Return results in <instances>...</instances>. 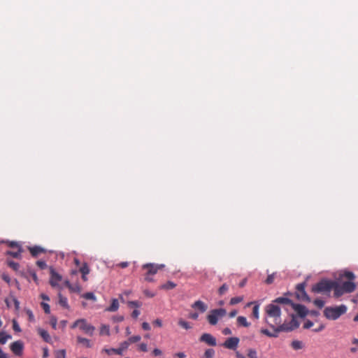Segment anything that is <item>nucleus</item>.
Returning a JSON list of instances; mask_svg holds the SVG:
<instances>
[{"label": "nucleus", "instance_id": "obj_1", "mask_svg": "<svg viewBox=\"0 0 358 358\" xmlns=\"http://www.w3.org/2000/svg\"><path fill=\"white\" fill-rule=\"evenodd\" d=\"M265 322L276 331L277 327L281 324V310L275 303H270L265 308Z\"/></svg>", "mask_w": 358, "mask_h": 358}, {"label": "nucleus", "instance_id": "obj_2", "mask_svg": "<svg viewBox=\"0 0 358 358\" xmlns=\"http://www.w3.org/2000/svg\"><path fill=\"white\" fill-rule=\"evenodd\" d=\"M356 285L352 281H346L342 283H338L334 281V296L338 298L345 293H351L355 291Z\"/></svg>", "mask_w": 358, "mask_h": 358}, {"label": "nucleus", "instance_id": "obj_3", "mask_svg": "<svg viewBox=\"0 0 358 358\" xmlns=\"http://www.w3.org/2000/svg\"><path fill=\"white\" fill-rule=\"evenodd\" d=\"M348 308L341 304L337 306H327L324 310V315L328 319L336 320L347 312Z\"/></svg>", "mask_w": 358, "mask_h": 358}, {"label": "nucleus", "instance_id": "obj_4", "mask_svg": "<svg viewBox=\"0 0 358 358\" xmlns=\"http://www.w3.org/2000/svg\"><path fill=\"white\" fill-rule=\"evenodd\" d=\"M334 281L323 279L313 287V291L315 293H329L334 288Z\"/></svg>", "mask_w": 358, "mask_h": 358}, {"label": "nucleus", "instance_id": "obj_5", "mask_svg": "<svg viewBox=\"0 0 358 358\" xmlns=\"http://www.w3.org/2000/svg\"><path fill=\"white\" fill-rule=\"evenodd\" d=\"M227 315V311L224 308H215L212 309L206 317L208 323L210 325L215 326L217 324L218 321Z\"/></svg>", "mask_w": 358, "mask_h": 358}, {"label": "nucleus", "instance_id": "obj_6", "mask_svg": "<svg viewBox=\"0 0 358 358\" xmlns=\"http://www.w3.org/2000/svg\"><path fill=\"white\" fill-rule=\"evenodd\" d=\"M299 326V323L297 321V320L292 316V318L291 320L288 322H285L284 323L281 324L278 327H277L276 332H280V331H291L296 328H298Z\"/></svg>", "mask_w": 358, "mask_h": 358}, {"label": "nucleus", "instance_id": "obj_7", "mask_svg": "<svg viewBox=\"0 0 358 358\" xmlns=\"http://www.w3.org/2000/svg\"><path fill=\"white\" fill-rule=\"evenodd\" d=\"M306 282H301L296 285V296L298 299L303 301H310V299L305 291Z\"/></svg>", "mask_w": 358, "mask_h": 358}, {"label": "nucleus", "instance_id": "obj_8", "mask_svg": "<svg viewBox=\"0 0 358 358\" xmlns=\"http://www.w3.org/2000/svg\"><path fill=\"white\" fill-rule=\"evenodd\" d=\"M129 347V342L124 341L122 342L120 348H110V349H104L103 350L108 354L111 355L112 353H116L117 355H122L123 352L126 350Z\"/></svg>", "mask_w": 358, "mask_h": 358}, {"label": "nucleus", "instance_id": "obj_9", "mask_svg": "<svg viewBox=\"0 0 358 358\" xmlns=\"http://www.w3.org/2000/svg\"><path fill=\"white\" fill-rule=\"evenodd\" d=\"M165 266L164 264H155L148 263L143 265V268L148 269V275H155L157 273L158 270Z\"/></svg>", "mask_w": 358, "mask_h": 358}, {"label": "nucleus", "instance_id": "obj_10", "mask_svg": "<svg viewBox=\"0 0 358 358\" xmlns=\"http://www.w3.org/2000/svg\"><path fill=\"white\" fill-rule=\"evenodd\" d=\"M23 348L24 344L21 341H15L10 345V350L15 355L17 356H21L22 355Z\"/></svg>", "mask_w": 358, "mask_h": 358}, {"label": "nucleus", "instance_id": "obj_11", "mask_svg": "<svg viewBox=\"0 0 358 358\" xmlns=\"http://www.w3.org/2000/svg\"><path fill=\"white\" fill-rule=\"evenodd\" d=\"M80 329L83 330L85 333L89 334L90 336L93 335L94 331L95 330V327L90 324H88L85 319H81Z\"/></svg>", "mask_w": 358, "mask_h": 358}, {"label": "nucleus", "instance_id": "obj_12", "mask_svg": "<svg viewBox=\"0 0 358 358\" xmlns=\"http://www.w3.org/2000/svg\"><path fill=\"white\" fill-rule=\"evenodd\" d=\"M239 341L240 340L238 337H231L225 341L223 345L227 349L236 350Z\"/></svg>", "mask_w": 358, "mask_h": 358}, {"label": "nucleus", "instance_id": "obj_13", "mask_svg": "<svg viewBox=\"0 0 358 358\" xmlns=\"http://www.w3.org/2000/svg\"><path fill=\"white\" fill-rule=\"evenodd\" d=\"M62 280V276L57 273L52 268H50V284L52 287L59 286V282Z\"/></svg>", "mask_w": 358, "mask_h": 358}, {"label": "nucleus", "instance_id": "obj_14", "mask_svg": "<svg viewBox=\"0 0 358 358\" xmlns=\"http://www.w3.org/2000/svg\"><path fill=\"white\" fill-rule=\"evenodd\" d=\"M200 341L204 342L210 346H215L217 345L215 338L208 333L203 334L200 337Z\"/></svg>", "mask_w": 358, "mask_h": 358}, {"label": "nucleus", "instance_id": "obj_15", "mask_svg": "<svg viewBox=\"0 0 358 358\" xmlns=\"http://www.w3.org/2000/svg\"><path fill=\"white\" fill-rule=\"evenodd\" d=\"M291 307L301 317H305L308 314V310L303 305L293 303Z\"/></svg>", "mask_w": 358, "mask_h": 358}, {"label": "nucleus", "instance_id": "obj_16", "mask_svg": "<svg viewBox=\"0 0 358 358\" xmlns=\"http://www.w3.org/2000/svg\"><path fill=\"white\" fill-rule=\"evenodd\" d=\"M191 307L193 309L198 310L200 313H205L208 309L207 304L201 300H197V301H194L191 305Z\"/></svg>", "mask_w": 358, "mask_h": 358}, {"label": "nucleus", "instance_id": "obj_17", "mask_svg": "<svg viewBox=\"0 0 358 358\" xmlns=\"http://www.w3.org/2000/svg\"><path fill=\"white\" fill-rule=\"evenodd\" d=\"M272 303H281L285 305H289L290 306H292V303H293V302L288 298L281 296L278 297L275 300H273L272 301Z\"/></svg>", "mask_w": 358, "mask_h": 358}, {"label": "nucleus", "instance_id": "obj_18", "mask_svg": "<svg viewBox=\"0 0 358 358\" xmlns=\"http://www.w3.org/2000/svg\"><path fill=\"white\" fill-rule=\"evenodd\" d=\"M119 301L117 299H113L111 301V304L109 307L106 308V311L108 312H115L117 311L119 308Z\"/></svg>", "mask_w": 358, "mask_h": 358}, {"label": "nucleus", "instance_id": "obj_19", "mask_svg": "<svg viewBox=\"0 0 358 358\" xmlns=\"http://www.w3.org/2000/svg\"><path fill=\"white\" fill-rule=\"evenodd\" d=\"M38 333L45 342H47V343L51 342V338H50L48 332L46 330H45L42 328H38Z\"/></svg>", "mask_w": 358, "mask_h": 358}, {"label": "nucleus", "instance_id": "obj_20", "mask_svg": "<svg viewBox=\"0 0 358 358\" xmlns=\"http://www.w3.org/2000/svg\"><path fill=\"white\" fill-rule=\"evenodd\" d=\"M29 250H30L31 255L34 257H36L39 254L45 252V250L43 248H41L40 246H36V245L34 246L32 248H30Z\"/></svg>", "mask_w": 358, "mask_h": 358}, {"label": "nucleus", "instance_id": "obj_21", "mask_svg": "<svg viewBox=\"0 0 358 358\" xmlns=\"http://www.w3.org/2000/svg\"><path fill=\"white\" fill-rule=\"evenodd\" d=\"M339 275L341 278H346L350 280H354L355 278V274L352 272L348 271H341Z\"/></svg>", "mask_w": 358, "mask_h": 358}, {"label": "nucleus", "instance_id": "obj_22", "mask_svg": "<svg viewBox=\"0 0 358 358\" xmlns=\"http://www.w3.org/2000/svg\"><path fill=\"white\" fill-rule=\"evenodd\" d=\"M237 323L238 325L244 327H248L250 326V323L248 322L247 318L244 316H238L237 317Z\"/></svg>", "mask_w": 358, "mask_h": 358}, {"label": "nucleus", "instance_id": "obj_23", "mask_svg": "<svg viewBox=\"0 0 358 358\" xmlns=\"http://www.w3.org/2000/svg\"><path fill=\"white\" fill-rule=\"evenodd\" d=\"M22 252V248L21 246H19V248H18L17 251H16V252L7 251L6 254L8 255L12 256L14 258L21 259L22 258V255H21Z\"/></svg>", "mask_w": 358, "mask_h": 358}, {"label": "nucleus", "instance_id": "obj_24", "mask_svg": "<svg viewBox=\"0 0 358 358\" xmlns=\"http://www.w3.org/2000/svg\"><path fill=\"white\" fill-rule=\"evenodd\" d=\"M99 334L101 336L106 335V336H110V327L107 324H101L100 327Z\"/></svg>", "mask_w": 358, "mask_h": 358}, {"label": "nucleus", "instance_id": "obj_25", "mask_svg": "<svg viewBox=\"0 0 358 358\" xmlns=\"http://www.w3.org/2000/svg\"><path fill=\"white\" fill-rule=\"evenodd\" d=\"M59 303L65 308H69L67 298L63 296L61 294H59Z\"/></svg>", "mask_w": 358, "mask_h": 358}, {"label": "nucleus", "instance_id": "obj_26", "mask_svg": "<svg viewBox=\"0 0 358 358\" xmlns=\"http://www.w3.org/2000/svg\"><path fill=\"white\" fill-rule=\"evenodd\" d=\"M77 341H78V343L85 345L87 348H91L92 347L91 342L87 338H83V337H80V336H78L77 337Z\"/></svg>", "mask_w": 358, "mask_h": 358}, {"label": "nucleus", "instance_id": "obj_27", "mask_svg": "<svg viewBox=\"0 0 358 358\" xmlns=\"http://www.w3.org/2000/svg\"><path fill=\"white\" fill-rule=\"evenodd\" d=\"M11 338V336L9 334H6L5 332L0 333V343L3 345L5 344L8 339Z\"/></svg>", "mask_w": 358, "mask_h": 358}, {"label": "nucleus", "instance_id": "obj_28", "mask_svg": "<svg viewBox=\"0 0 358 358\" xmlns=\"http://www.w3.org/2000/svg\"><path fill=\"white\" fill-rule=\"evenodd\" d=\"M260 331L262 334H263L268 337H272V338L278 337V334L279 333V332H276V331H275V333H271L267 329H262Z\"/></svg>", "mask_w": 358, "mask_h": 358}, {"label": "nucleus", "instance_id": "obj_29", "mask_svg": "<svg viewBox=\"0 0 358 358\" xmlns=\"http://www.w3.org/2000/svg\"><path fill=\"white\" fill-rule=\"evenodd\" d=\"M82 297L87 300H92L93 301H96V297L93 292L85 293L84 294H83Z\"/></svg>", "mask_w": 358, "mask_h": 358}, {"label": "nucleus", "instance_id": "obj_30", "mask_svg": "<svg viewBox=\"0 0 358 358\" xmlns=\"http://www.w3.org/2000/svg\"><path fill=\"white\" fill-rule=\"evenodd\" d=\"M291 345L294 350H300L303 347V343L297 340L293 341Z\"/></svg>", "mask_w": 358, "mask_h": 358}, {"label": "nucleus", "instance_id": "obj_31", "mask_svg": "<svg viewBox=\"0 0 358 358\" xmlns=\"http://www.w3.org/2000/svg\"><path fill=\"white\" fill-rule=\"evenodd\" d=\"M243 300V296H236L230 299L229 304L231 306L236 305Z\"/></svg>", "mask_w": 358, "mask_h": 358}, {"label": "nucleus", "instance_id": "obj_32", "mask_svg": "<svg viewBox=\"0 0 358 358\" xmlns=\"http://www.w3.org/2000/svg\"><path fill=\"white\" fill-rule=\"evenodd\" d=\"M215 355V350L212 348L207 349L203 355V358H212Z\"/></svg>", "mask_w": 358, "mask_h": 358}, {"label": "nucleus", "instance_id": "obj_33", "mask_svg": "<svg viewBox=\"0 0 358 358\" xmlns=\"http://www.w3.org/2000/svg\"><path fill=\"white\" fill-rule=\"evenodd\" d=\"M178 324L181 327L184 328L185 329L187 330V329H191V326H190L189 323L188 322H187V321L183 320H180L178 321Z\"/></svg>", "mask_w": 358, "mask_h": 358}, {"label": "nucleus", "instance_id": "obj_34", "mask_svg": "<svg viewBox=\"0 0 358 358\" xmlns=\"http://www.w3.org/2000/svg\"><path fill=\"white\" fill-rule=\"evenodd\" d=\"M248 357L249 358H257V350L254 348H250L248 350Z\"/></svg>", "mask_w": 358, "mask_h": 358}, {"label": "nucleus", "instance_id": "obj_35", "mask_svg": "<svg viewBox=\"0 0 358 358\" xmlns=\"http://www.w3.org/2000/svg\"><path fill=\"white\" fill-rule=\"evenodd\" d=\"M8 265L13 268L14 271H18L20 268V264L13 261H8Z\"/></svg>", "mask_w": 358, "mask_h": 358}, {"label": "nucleus", "instance_id": "obj_36", "mask_svg": "<svg viewBox=\"0 0 358 358\" xmlns=\"http://www.w3.org/2000/svg\"><path fill=\"white\" fill-rule=\"evenodd\" d=\"M80 271L84 275H87L90 273V268L86 263H85L80 268Z\"/></svg>", "mask_w": 358, "mask_h": 358}, {"label": "nucleus", "instance_id": "obj_37", "mask_svg": "<svg viewBox=\"0 0 358 358\" xmlns=\"http://www.w3.org/2000/svg\"><path fill=\"white\" fill-rule=\"evenodd\" d=\"M56 358H66V350H59L55 352Z\"/></svg>", "mask_w": 358, "mask_h": 358}, {"label": "nucleus", "instance_id": "obj_38", "mask_svg": "<svg viewBox=\"0 0 358 358\" xmlns=\"http://www.w3.org/2000/svg\"><path fill=\"white\" fill-rule=\"evenodd\" d=\"M259 304H256L253 307L252 315H253L254 317H255L256 319H259Z\"/></svg>", "mask_w": 358, "mask_h": 358}, {"label": "nucleus", "instance_id": "obj_39", "mask_svg": "<svg viewBox=\"0 0 358 358\" xmlns=\"http://www.w3.org/2000/svg\"><path fill=\"white\" fill-rule=\"evenodd\" d=\"M10 299L12 301V303L14 304L15 310L17 311L20 309V301L17 300L16 297H15L13 295H10Z\"/></svg>", "mask_w": 358, "mask_h": 358}, {"label": "nucleus", "instance_id": "obj_40", "mask_svg": "<svg viewBox=\"0 0 358 358\" xmlns=\"http://www.w3.org/2000/svg\"><path fill=\"white\" fill-rule=\"evenodd\" d=\"M229 289V287L227 284H223L218 290L220 295H223L227 290Z\"/></svg>", "mask_w": 358, "mask_h": 358}, {"label": "nucleus", "instance_id": "obj_41", "mask_svg": "<svg viewBox=\"0 0 358 358\" xmlns=\"http://www.w3.org/2000/svg\"><path fill=\"white\" fill-rule=\"evenodd\" d=\"M176 286V285L174 282H173L171 281H169L166 284L163 285L162 286V288L169 289L174 288Z\"/></svg>", "mask_w": 358, "mask_h": 358}, {"label": "nucleus", "instance_id": "obj_42", "mask_svg": "<svg viewBox=\"0 0 358 358\" xmlns=\"http://www.w3.org/2000/svg\"><path fill=\"white\" fill-rule=\"evenodd\" d=\"M141 339V337L140 336L137 335V336H131L127 341L129 342V345L130 343H136V342L139 341Z\"/></svg>", "mask_w": 358, "mask_h": 358}, {"label": "nucleus", "instance_id": "obj_43", "mask_svg": "<svg viewBox=\"0 0 358 358\" xmlns=\"http://www.w3.org/2000/svg\"><path fill=\"white\" fill-rule=\"evenodd\" d=\"M69 289L73 292H80V287L78 284L69 285Z\"/></svg>", "mask_w": 358, "mask_h": 358}, {"label": "nucleus", "instance_id": "obj_44", "mask_svg": "<svg viewBox=\"0 0 358 358\" xmlns=\"http://www.w3.org/2000/svg\"><path fill=\"white\" fill-rule=\"evenodd\" d=\"M313 303L319 308H322L324 306V301L322 299H317L314 300Z\"/></svg>", "mask_w": 358, "mask_h": 358}, {"label": "nucleus", "instance_id": "obj_45", "mask_svg": "<svg viewBox=\"0 0 358 358\" xmlns=\"http://www.w3.org/2000/svg\"><path fill=\"white\" fill-rule=\"evenodd\" d=\"M13 329L16 332H20L21 329L20 325L18 324L17 322L15 320H13Z\"/></svg>", "mask_w": 358, "mask_h": 358}, {"label": "nucleus", "instance_id": "obj_46", "mask_svg": "<svg viewBox=\"0 0 358 358\" xmlns=\"http://www.w3.org/2000/svg\"><path fill=\"white\" fill-rule=\"evenodd\" d=\"M41 306L43 308L44 312L45 313L49 314L50 313V306L47 303L42 302L41 303Z\"/></svg>", "mask_w": 358, "mask_h": 358}, {"label": "nucleus", "instance_id": "obj_47", "mask_svg": "<svg viewBox=\"0 0 358 358\" xmlns=\"http://www.w3.org/2000/svg\"><path fill=\"white\" fill-rule=\"evenodd\" d=\"M128 305L130 307L139 308V307H141V303L139 301H131L128 302Z\"/></svg>", "mask_w": 358, "mask_h": 358}, {"label": "nucleus", "instance_id": "obj_48", "mask_svg": "<svg viewBox=\"0 0 358 358\" xmlns=\"http://www.w3.org/2000/svg\"><path fill=\"white\" fill-rule=\"evenodd\" d=\"M36 264L41 269H45V268H47V264L43 260H38V261H37Z\"/></svg>", "mask_w": 358, "mask_h": 358}, {"label": "nucleus", "instance_id": "obj_49", "mask_svg": "<svg viewBox=\"0 0 358 358\" xmlns=\"http://www.w3.org/2000/svg\"><path fill=\"white\" fill-rule=\"evenodd\" d=\"M26 313H27V315L29 317V320L30 322H34L35 318H34V315L32 311L31 310H29V309H27L26 310Z\"/></svg>", "mask_w": 358, "mask_h": 358}, {"label": "nucleus", "instance_id": "obj_50", "mask_svg": "<svg viewBox=\"0 0 358 358\" xmlns=\"http://www.w3.org/2000/svg\"><path fill=\"white\" fill-rule=\"evenodd\" d=\"M50 324L54 329H57V320L55 317H52L50 319Z\"/></svg>", "mask_w": 358, "mask_h": 358}, {"label": "nucleus", "instance_id": "obj_51", "mask_svg": "<svg viewBox=\"0 0 358 358\" xmlns=\"http://www.w3.org/2000/svg\"><path fill=\"white\" fill-rule=\"evenodd\" d=\"M112 320L114 322H120L124 320V317L122 315L114 316Z\"/></svg>", "mask_w": 358, "mask_h": 358}, {"label": "nucleus", "instance_id": "obj_52", "mask_svg": "<svg viewBox=\"0 0 358 358\" xmlns=\"http://www.w3.org/2000/svg\"><path fill=\"white\" fill-rule=\"evenodd\" d=\"M199 313L197 312L189 313V318L196 320L199 318Z\"/></svg>", "mask_w": 358, "mask_h": 358}, {"label": "nucleus", "instance_id": "obj_53", "mask_svg": "<svg viewBox=\"0 0 358 358\" xmlns=\"http://www.w3.org/2000/svg\"><path fill=\"white\" fill-rule=\"evenodd\" d=\"M313 326V322L310 320H307V321H306V322L303 324V328L304 329H310Z\"/></svg>", "mask_w": 358, "mask_h": 358}, {"label": "nucleus", "instance_id": "obj_54", "mask_svg": "<svg viewBox=\"0 0 358 358\" xmlns=\"http://www.w3.org/2000/svg\"><path fill=\"white\" fill-rule=\"evenodd\" d=\"M274 280V273L268 275L267 278L266 279V282L267 284H271Z\"/></svg>", "mask_w": 358, "mask_h": 358}, {"label": "nucleus", "instance_id": "obj_55", "mask_svg": "<svg viewBox=\"0 0 358 358\" xmlns=\"http://www.w3.org/2000/svg\"><path fill=\"white\" fill-rule=\"evenodd\" d=\"M139 348V350L142 352H147L148 351V347H147V344L143 343H141L138 346Z\"/></svg>", "mask_w": 358, "mask_h": 358}, {"label": "nucleus", "instance_id": "obj_56", "mask_svg": "<svg viewBox=\"0 0 358 358\" xmlns=\"http://www.w3.org/2000/svg\"><path fill=\"white\" fill-rule=\"evenodd\" d=\"M8 245L10 247H16L17 248H19V246H21L17 242H15V241H8Z\"/></svg>", "mask_w": 358, "mask_h": 358}, {"label": "nucleus", "instance_id": "obj_57", "mask_svg": "<svg viewBox=\"0 0 358 358\" xmlns=\"http://www.w3.org/2000/svg\"><path fill=\"white\" fill-rule=\"evenodd\" d=\"M80 322L81 321V319H78L76 321H75V322L71 325V328L72 329H75L77 327H80Z\"/></svg>", "mask_w": 358, "mask_h": 358}, {"label": "nucleus", "instance_id": "obj_58", "mask_svg": "<svg viewBox=\"0 0 358 358\" xmlns=\"http://www.w3.org/2000/svg\"><path fill=\"white\" fill-rule=\"evenodd\" d=\"M142 328H143L144 330H146V331H149V330H150V326L149 323H148V322H143V324H142Z\"/></svg>", "mask_w": 358, "mask_h": 358}, {"label": "nucleus", "instance_id": "obj_59", "mask_svg": "<svg viewBox=\"0 0 358 358\" xmlns=\"http://www.w3.org/2000/svg\"><path fill=\"white\" fill-rule=\"evenodd\" d=\"M140 313V310L135 309L131 313V317L134 318H137L139 316Z\"/></svg>", "mask_w": 358, "mask_h": 358}, {"label": "nucleus", "instance_id": "obj_60", "mask_svg": "<svg viewBox=\"0 0 358 358\" xmlns=\"http://www.w3.org/2000/svg\"><path fill=\"white\" fill-rule=\"evenodd\" d=\"M222 334L224 335H231L232 334V331L229 328L226 327L222 330Z\"/></svg>", "mask_w": 358, "mask_h": 358}, {"label": "nucleus", "instance_id": "obj_61", "mask_svg": "<svg viewBox=\"0 0 358 358\" xmlns=\"http://www.w3.org/2000/svg\"><path fill=\"white\" fill-rule=\"evenodd\" d=\"M152 354L155 356H160L162 354V352L161 350H159L158 348H155V349L153 350Z\"/></svg>", "mask_w": 358, "mask_h": 358}, {"label": "nucleus", "instance_id": "obj_62", "mask_svg": "<svg viewBox=\"0 0 358 358\" xmlns=\"http://www.w3.org/2000/svg\"><path fill=\"white\" fill-rule=\"evenodd\" d=\"M5 303H6L8 308H10L12 306L13 303L10 299V296L5 299Z\"/></svg>", "mask_w": 358, "mask_h": 358}, {"label": "nucleus", "instance_id": "obj_63", "mask_svg": "<svg viewBox=\"0 0 358 358\" xmlns=\"http://www.w3.org/2000/svg\"><path fill=\"white\" fill-rule=\"evenodd\" d=\"M174 356L178 358H186V355L182 352L176 353Z\"/></svg>", "mask_w": 358, "mask_h": 358}, {"label": "nucleus", "instance_id": "obj_64", "mask_svg": "<svg viewBox=\"0 0 358 358\" xmlns=\"http://www.w3.org/2000/svg\"><path fill=\"white\" fill-rule=\"evenodd\" d=\"M154 324L159 327H161L162 326V321L160 319H157L154 321Z\"/></svg>", "mask_w": 358, "mask_h": 358}]
</instances>
